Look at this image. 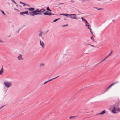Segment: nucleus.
<instances>
[{
    "instance_id": "f257e3e1",
    "label": "nucleus",
    "mask_w": 120,
    "mask_h": 120,
    "mask_svg": "<svg viewBox=\"0 0 120 120\" xmlns=\"http://www.w3.org/2000/svg\"><path fill=\"white\" fill-rule=\"evenodd\" d=\"M38 9H37L33 11H30L29 12V13L30 15L32 16H33L35 15H38V14H39V13H38Z\"/></svg>"
},
{
    "instance_id": "f03ea898",
    "label": "nucleus",
    "mask_w": 120,
    "mask_h": 120,
    "mask_svg": "<svg viewBox=\"0 0 120 120\" xmlns=\"http://www.w3.org/2000/svg\"><path fill=\"white\" fill-rule=\"evenodd\" d=\"M77 15L75 14H69V16L72 19H74L76 20H78V19H80V18L76 17V16Z\"/></svg>"
},
{
    "instance_id": "7ed1b4c3",
    "label": "nucleus",
    "mask_w": 120,
    "mask_h": 120,
    "mask_svg": "<svg viewBox=\"0 0 120 120\" xmlns=\"http://www.w3.org/2000/svg\"><path fill=\"white\" fill-rule=\"evenodd\" d=\"M4 84L5 85V87L8 88L10 87L12 85V84L9 82H8L7 81L4 82H3Z\"/></svg>"
},
{
    "instance_id": "20e7f679",
    "label": "nucleus",
    "mask_w": 120,
    "mask_h": 120,
    "mask_svg": "<svg viewBox=\"0 0 120 120\" xmlns=\"http://www.w3.org/2000/svg\"><path fill=\"white\" fill-rule=\"evenodd\" d=\"M38 11L39 12L38 13L39 14H38L39 15H41L42 14V13H44V12L45 11H47H47L46 10H45L44 9H41L40 10H39V9H38Z\"/></svg>"
},
{
    "instance_id": "39448f33",
    "label": "nucleus",
    "mask_w": 120,
    "mask_h": 120,
    "mask_svg": "<svg viewBox=\"0 0 120 120\" xmlns=\"http://www.w3.org/2000/svg\"><path fill=\"white\" fill-rule=\"evenodd\" d=\"M25 9H27L29 11H34L35 8L33 7H30V8H24Z\"/></svg>"
},
{
    "instance_id": "423d86ee",
    "label": "nucleus",
    "mask_w": 120,
    "mask_h": 120,
    "mask_svg": "<svg viewBox=\"0 0 120 120\" xmlns=\"http://www.w3.org/2000/svg\"><path fill=\"white\" fill-rule=\"evenodd\" d=\"M106 112V111L105 110H103L100 113H99L97 114H96V115H103V114L104 113H105Z\"/></svg>"
},
{
    "instance_id": "0eeeda50",
    "label": "nucleus",
    "mask_w": 120,
    "mask_h": 120,
    "mask_svg": "<svg viewBox=\"0 0 120 120\" xmlns=\"http://www.w3.org/2000/svg\"><path fill=\"white\" fill-rule=\"evenodd\" d=\"M46 12L44 13V15H52V13L50 12H49V13H48V11H47V12L45 11Z\"/></svg>"
},
{
    "instance_id": "6e6552de",
    "label": "nucleus",
    "mask_w": 120,
    "mask_h": 120,
    "mask_svg": "<svg viewBox=\"0 0 120 120\" xmlns=\"http://www.w3.org/2000/svg\"><path fill=\"white\" fill-rule=\"evenodd\" d=\"M116 108L115 107H114L113 109L112 110V112L114 113L115 114L117 112L116 111H115V110H116Z\"/></svg>"
},
{
    "instance_id": "1a4fd4ad",
    "label": "nucleus",
    "mask_w": 120,
    "mask_h": 120,
    "mask_svg": "<svg viewBox=\"0 0 120 120\" xmlns=\"http://www.w3.org/2000/svg\"><path fill=\"white\" fill-rule=\"evenodd\" d=\"M58 76H57V77H55V78H52V79H50L49 80H48L46 82H45L43 84H46V83H47V82H49L50 81H51V80H53V79H54L56 78L57 77H58Z\"/></svg>"
},
{
    "instance_id": "9d476101",
    "label": "nucleus",
    "mask_w": 120,
    "mask_h": 120,
    "mask_svg": "<svg viewBox=\"0 0 120 120\" xmlns=\"http://www.w3.org/2000/svg\"><path fill=\"white\" fill-rule=\"evenodd\" d=\"M18 59L19 60L22 59L23 60V59L22 57V55L21 54H19L18 57Z\"/></svg>"
},
{
    "instance_id": "9b49d317",
    "label": "nucleus",
    "mask_w": 120,
    "mask_h": 120,
    "mask_svg": "<svg viewBox=\"0 0 120 120\" xmlns=\"http://www.w3.org/2000/svg\"><path fill=\"white\" fill-rule=\"evenodd\" d=\"M40 45H41L42 48H44V44L43 42H41V41L40 40Z\"/></svg>"
},
{
    "instance_id": "f8f14e48",
    "label": "nucleus",
    "mask_w": 120,
    "mask_h": 120,
    "mask_svg": "<svg viewBox=\"0 0 120 120\" xmlns=\"http://www.w3.org/2000/svg\"><path fill=\"white\" fill-rule=\"evenodd\" d=\"M3 72V66H2V68H1V70L0 71V75H1L2 74V73Z\"/></svg>"
},
{
    "instance_id": "ddd939ff",
    "label": "nucleus",
    "mask_w": 120,
    "mask_h": 120,
    "mask_svg": "<svg viewBox=\"0 0 120 120\" xmlns=\"http://www.w3.org/2000/svg\"><path fill=\"white\" fill-rule=\"evenodd\" d=\"M94 8L98 10H102L103 9V8H99L96 7H94Z\"/></svg>"
},
{
    "instance_id": "4468645a",
    "label": "nucleus",
    "mask_w": 120,
    "mask_h": 120,
    "mask_svg": "<svg viewBox=\"0 0 120 120\" xmlns=\"http://www.w3.org/2000/svg\"><path fill=\"white\" fill-rule=\"evenodd\" d=\"M60 15H63V16H69V14H60Z\"/></svg>"
},
{
    "instance_id": "2eb2a0df",
    "label": "nucleus",
    "mask_w": 120,
    "mask_h": 120,
    "mask_svg": "<svg viewBox=\"0 0 120 120\" xmlns=\"http://www.w3.org/2000/svg\"><path fill=\"white\" fill-rule=\"evenodd\" d=\"M60 19V18H58V19H56L55 20H54L53 21V22H55L58 21V20H59V19Z\"/></svg>"
},
{
    "instance_id": "dca6fc26",
    "label": "nucleus",
    "mask_w": 120,
    "mask_h": 120,
    "mask_svg": "<svg viewBox=\"0 0 120 120\" xmlns=\"http://www.w3.org/2000/svg\"><path fill=\"white\" fill-rule=\"evenodd\" d=\"M24 14H26V15H28L29 14L28 13V11H24L23 12Z\"/></svg>"
},
{
    "instance_id": "f3484780",
    "label": "nucleus",
    "mask_w": 120,
    "mask_h": 120,
    "mask_svg": "<svg viewBox=\"0 0 120 120\" xmlns=\"http://www.w3.org/2000/svg\"><path fill=\"white\" fill-rule=\"evenodd\" d=\"M43 32H41L39 34V36H41Z\"/></svg>"
},
{
    "instance_id": "a211bd4d",
    "label": "nucleus",
    "mask_w": 120,
    "mask_h": 120,
    "mask_svg": "<svg viewBox=\"0 0 120 120\" xmlns=\"http://www.w3.org/2000/svg\"><path fill=\"white\" fill-rule=\"evenodd\" d=\"M4 42V41L2 39H0V43H3Z\"/></svg>"
},
{
    "instance_id": "6ab92c4d",
    "label": "nucleus",
    "mask_w": 120,
    "mask_h": 120,
    "mask_svg": "<svg viewBox=\"0 0 120 120\" xmlns=\"http://www.w3.org/2000/svg\"><path fill=\"white\" fill-rule=\"evenodd\" d=\"M113 85H114L113 84V83H112V84H111L109 86H108V87L110 88Z\"/></svg>"
},
{
    "instance_id": "aec40b11",
    "label": "nucleus",
    "mask_w": 120,
    "mask_h": 120,
    "mask_svg": "<svg viewBox=\"0 0 120 120\" xmlns=\"http://www.w3.org/2000/svg\"><path fill=\"white\" fill-rule=\"evenodd\" d=\"M116 110L120 112V109L119 107H118V108H116Z\"/></svg>"
},
{
    "instance_id": "412c9836",
    "label": "nucleus",
    "mask_w": 120,
    "mask_h": 120,
    "mask_svg": "<svg viewBox=\"0 0 120 120\" xmlns=\"http://www.w3.org/2000/svg\"><path fill=\"white\" fill-rule=\"evenodd\" d=\"M0 11L2 13H3V15H6L5 14V13L3 11H2L1 10H0Z\"/></svg>"
},
{
    "instance_id": "4be33fe9",
    "label": "nucleus",
    "mask_w": 120,
    "mask_h": 120,
    "mask_svg": "<svg viewBox=\"0 0 120 120\" xmlns=\"http://www.w3.org/2000/svg\"><path fill=\"white\" fill-rule=\"evenodd\" d=\"M110 56V55H109H109H108V56H107L106 57H105V58L104 59H105V60H106V59L109 56Z\"/></svg>"
},
{
    "instance_id": "5701e85b",
    "label": "nucleus",
    "mask_w": 120,
    "mask_h": 120,
    "mask_svg": "<svg viewBox=\"0 0 120 120\" xmlns=\"http://www.w3.org/2000/svg\"><path fill=\"white\" fill-rule=\"evenodd\" d=\"M11 1L14 3L15 4H17V3L14 0H11Z\"/></svg>"
},
{
    "instance_id": "b1692460",
    "label": "nucleus",
    "mask_w": 120,
    "mask_h": 120,
    "mask_svg": "<svg viewBox=\"0 0 120 120\" xmlns=\"http://www.w3.org/2000/svg\"><path fill=\"white\" fill-rule=\"evenodd\" d=\"M81 19H82V20L83 21H85L86 20H85L83 18V17H81Z\"/></svg>"
},
{
    "instance_id": "393cba45",
    "label": "nucleus",
    "mask_w": 120,
    "mask_h": 120,
    "mask_svg": "<svg viewBox=\"0 0 120 120\" xmlns=\"http://www.w3.org/2000/svg\"><path fill=\"white\" fill-rule=\"evenodd\" d=\"M68 26V24H67L66 25H64L62 26L63 27H65Z\"/></svg>"
},
{
    "instance_id": "a878e982",
    "label": "nucleus",
    "mask_w": 120,
    "mask_h": 120,
    "mask_svg": "<svg viewBox=\"0 0 120 120\" xmlns=\"http://www.w3.org/2000/svg\"><path fill=\"white\" fill-rule=\"evenodd\" d=\"M105 60V59L104 58L102 60H101V61H100V62H99V63H101L102 62H103V61H104Z\"/></svg>"
},
{
    "instance_id": "bb28decb",
    "label": "nucleus",
    "mask_w": 120,
    "mask_h": 120,
    "mask_svg": "<svg viewBox=\"0 0 120 120\" xmlns=\"http://www.w3.org/2000/svg\"><path fill=\"white\" fill-rule=\"evenodd\" d=\"M76 116H71L69 118L70 119H71L72 118H74Z\"/></svg>"
},
{
    "instance_id": "cd10ccee",
    "label": "nucleus",
    "mask_w": 120,
    "mask_h": 120,
    "mask_svg": "<svg viewBox=\"0 0 120 120\" xmlns=\"http://www.w3.org/2000/svg\"><path fill=\"white\" fill-rule=\"evenodd\" d=\"M118 81H116V82L113 83V85H114L116 84V83H118Z\"/></svg>"
},
{
    "instance_id": "c85d7f7f",
    "label": "nucleus",
    "mask_w": 120,
    "mask_h": 120,
    "mask_svg": "<svg viewBox=\"0 0 120 120\" xmlns=\"http://www.w3.org/2000/svg\"><path fill=\"white\" fill-rule=\"evenodd\" d=\"M46 10L47 11H49V10L50 9H49V7H47V8H46Z\"/></svg>"
},
{
    "instance_id": "c756f323",
    "label": "nucleus",
    "mask_w": 120,
    "mask_h": 120,
    "mask_svg": "<svg viewBox=\"0 0 120 120\" xmlns=\"http://www.w3.org/2000/svg\"><path fill=\"white\" fill-rule=\"evenodd\" d=\"M20 15H22L23 14H24V12H20Z\"/></svg>"
},
{
    "instance_id": "7c9ffc66",
    "label": "nucleus",
    "mask_w": 120,
    "mask_h": 120,
    "mask_svg": "<svg viewBox=\"0 0 120 120\" xmlns=\"http://www.w3.org/2000/svg\"><path fill=\"white\" fill-rule=\"evenodd\" d=\"M109 88L108 87L105 89V91H104V92H105L107 91V90L108 89H109Z\"/></svg>"
},
{
    "instance_id": "2f4dec72",
    "label": "nucleus",
    "mask_w": 120,
    "mask_h": 120,
    "mask_svg": "<svg viewBox=\"0 0 120 120\" xmlns=\"http://www.w3.org/2000/svg\"><path fill=\"white\" fill-rule=\"evenodd\" d=\"M85 21L86 24H89V23L86 20Z\"/></svg>"
},
{
    "instance_id": "473e14b6",
    "label": "nucleus",
    "mask_w": 120,
    "mask_h": 120,
    "mask_svg": "<svg viewBox=\"0 0 120 120\" xmlns=\"http://www.w3.org/2000/svg\"><path fill=\"white\" fill-rule=\"evenodd\" d=\"M85 26H88V27H89V24H85Z\"/></svg>"
},
{
    "instance_id": "72a5a7b5",
    "label": "nucleus",
    "mask_w": 120,
    "mask_h": 120,
    "mask_svg": "<svg viewBox=\"0 0 120 120\" xmlns=\"http://www.w3.org/2000/svg\"><path fill=\"white\" fill-rule=\"evenodd\" d=\"M52 15H57V14H54V13H52Z\"/></svg>"
},
{
    "instance_id": "f704fd0d",
    "label": "nucleus",
    "mask_w": 120,
    "mask_h": 120,
    "mask_svg": "<svg viewBox=\"0 0 120 120\" xmlns=\"http://www.w3.org/2000/svg\"><path fill=\"white\" fill-rule=\"evenodd\" d=\"M88 45H90L92 47H95V46H94L93 45H91V44H89Z\"/></svg>"
},
{
    "instance_id": "c9c22d12",
    "label": "nucleus",
    "mask_w": 120,
    "mask_h": 120,
    "mask_svg": "<svg viewBox=\"0 0 120 120\" xmlns=\"http://www.w3.org/2000/svg\"><path fill=\"white\" fill-rule=\"evenodd\" d=\"M14 9L15 10H17V11H19V10L18 9H17L15 8H14Z\"/></svg>"
},
{
    "instance_id": "e433bc0d",
    "label": "nucleus",
    "mask_w": 120,
    "mask_h": 120,
    "mask_svg": "<svg viewBox=\"0 0 120 120\" xmlns=\"http://www.w3.org/2000/svg\"><path fill=\"white\" fill-rule=\"evenodd\" d=\"M40 65L41 66H43L44 65V64H41Z\"/></svg>"
},
{
    "instance_id": "4c0bfd02",
    "label": "nucleus",
    "mask_w": 120,
    "mask_h": 120,
    "mask_svg": "<svg viewBox=\"0 0 120 120\" xmlns=\"http://www.w3.org/2000/svg\"><path fill=\"white\" fill-rule=\"evenodd\" d=\"M86 1V0H83L82 1V2H85Z\"/></svg>"
},
{
    "instance_id": "58836bf2",
    "label": "nucleus",
    "mask_w": 120,
    "mask_h": 120,
    "mask_svg": "<svg viewBox=\"0 0 120 120\" xmlns=\"http://www.w3.org/2000/svg\"><path fill=\"white\" fill-rule=\"evenodd\" d=\"M88 29H89V30H90H90H92V29L91 28H90L88 26Z\"/></svg>"
},
{
    "instance_id": "ea45409f",
    "label": "nucleus",
    "mask_w": 120,
    "mask_h": 120,
    "mask_svg": "<svg viewBox=\"0 0 120 120\" xmlns=\"http://www.w3.org/2000/svg\"><path fill=\"white\" fill-rule=\"evenodd\" d=\"M113 52V51H112L111 52V53H110V54H109V55H110Z\"/></svg>"
},
{
    "instance_id": "a19ab883",
    "label": "nucleus",
    "mask_w": 120,
    "mask_h": 120,
    "mask_svg": "<svg viewBox=\"0 0 120 120\" xmlns=\"http://www.w3.org/2000/svg\"><path fill=\"white\" fill-rule=\"evenodd\" d=\"M24 4H24V5H23V6H25V5H26V4H25V3H24Z\"/></svg>"
},
{
    "instance_id": "79ce46f5",
    "label": "nucleus",
    "mask_w": 120,
    "mask_h": 120,
    "mask_svg": "<svg viewBox=\"0 0 120 120\" xmlns=\"http://www.w3.org/2000/svg\"><path fill=\"white\" fill-rule=\"evenodd\" d=\"M93 36L92 37H91L90 38V39H93Z\"/></svg>"
},
{
    "instance_id": "37998d69",
    "label": "nucleus",
    "mask_w": 120,
    "mask_h": 120,
    "mask_svg": "<svg viewBox=\"0 0 120 120\" xmlns=\"http://www.w3.org/2000/svg\"><path fill=\"white\" fill-rule=\"evenodd\" d=\"M3 106H2L0 108V110L3 107Z\"/></svg>"
},
{
    "instance_id": "c03bdc74",
    "label": "nucleus",
    "mask_w": 120,
    "mask_h": 120,
    "mask_svg": "<svg viewBox=\"0 0 120 120\" xmlns=\"http://www.w3.org/2000/svg\"><path fill=\"white\" fill-rule=\"evenodd\" d=\"M90 33H91L92 34H93V32L91 31V30L90 31Z\"/></svg>"
},
{
    "instance_id": "a18cd8bd",
    "label": "nucleus",
    "mask_w": 120,
    "mask_h": 120,
    "mask_svg": "<svg viewBox=\"0 0 120 120\" xmlns=\"http://www.w3.org/2000/svg\"><path fill=\"white\" fill-rule=\"evenodd\" d=\"M26 5H27V6H30V5H29L28 4H26Z\"/></svg>"
},
{
    "instance_id": "49530a36",
    "label": "nucleus",
    "mask_w": 120,
    "mask_h": 120,
    "mask_svg": "<svg viewBox=\"0 0 120 120\" xmlns=\"http://www.w3.org/2000/svg\"><path fill=\"white\" fill-rule=\"evenodd\" d=\"M59 4H63L64 3H59Z\"/></svg>"
},
{
    "instance_id": "de8ad7c7",
    "label": "nucleus",
    "mask_w": 120,
    "mask_h": 120,
    "mask_svg": "<svg viewBox=\"0 0 120 120\" xmlns=\"http://www.w3.org/2000/svg\"><path fill=\"white\" fill-rule=\"evenodd\" d=\"M71 2H72V3H74V1H72V0H71Z\"/></svg>"
},
{
    "instance_id": "09e8293b",
    "label": "nucleus",
    "mask_w": 120,
    "mask_h": 120,
    "mask_svg": "<svg viewBox=\"0 0 120 120\" xmlns=\"http://www.w3.org/2000/svg\"><path fill=\"white\" fill-rule=\"evenodd\" d=\"M48 11H51V12L52 11L50 9Z\"/></svg>"
},
{
    "instance_id": "8fccbe9b",
    "label": "nucleus",
    "mask_w": 120,
    "mask_h": 120,
    "mask_svg": "<svg viewBox=\"0 0 120 120\" xmlns=\"http://www.w3.org/2000/svg\"><path fill=\"white\" fill-rule=\"evenodd\" d=\"M20 31V30H18V31L17 32V33H19V31Z\"/></svg>"
},
{
    "instance_id": "3c124183",
    "label": "nucleus",
    "mask_w": 120,
    "mask_h": 120,
    "mask_svg": "<svg viewBox=\"0 0 120 120\" xmlns=\"http://www.w3.org/2000/svg\"><path fill=\"white\" fill-rule=\"evenodd\" d=\"M22 2H21V1H20V3H21V4H22Z\"/></svg>"
},
{
    "instance_id": "603ef678",
    "label": "nucleus",
    "mask_w": 120,
    "mask_h": 120,
    "mask_svg": "<svg viewBox=\"0 0 120 120\" xmlns=\"http://www.w3.org/2000/svg\"><path fill=\"white\" fill-rule=\"evenodd\" d=\"M92 40H93V41H94V39H92Z\"/></svg>"
},
{
    "instance_id": "864d4df0",
    "label": "nucleus",
    "mask_w": 120,
    "mask_h": 120,
    "mask_svg": "<svg viewBox=\"0 0 120 120\" xmlns=\"http://www.w3.org/2000/svg\"><path fill=\"white\" fill-rule=\"evenodd\" d=\"M22 4H24V3H23V2H22Z\"/></svg>"
},
{
    "instance_id": "5fc2aeb1",
    "label": "nucleus",
    "mask_w": 120,
    "mask_h": 120,
    "mask_svg": "<svg viewBox=\"0 0 120 120\" xmlns=\"http://www.w3.org/2000/svg\"><path fill=\"white\" fill-rule=\"evenodd\" d=\"M18 6H19V5H18V4H17V5H16V6L17 7H18Z\"/></svg>"
},
{
    "instance_id": "6e6d98bb",
    "label": "nucleus",
    "mask_w": 120,
    "mask_h": 120,
    "mask_svg": "<svg viewBox=\"0 0 120 120\" xmlns=\"http://www.w3.org/2000/svg\"><path fill=\"white\" fill-rule=\"evenodd\" d=\"M78 11L79 13H80L79 11L78 10Z\"/></svg>"
},
{
    "instance_id": "4d7b16f0",
    "label": "nucleus",
    "mask_w": 120,
    "mask_h": 120,
    "mask_svg": "<svg viewBox=\"0 0 120 120\" xmlns=\"http://www.w3.org/2000/svg\"><path fill=\"white\" fill-rule=\"evenodd\" d=\"M57 5H60V4H57Z\"/></svg>"
},
{
    "instance_id": "13d9d810",
    "label": "nucleus",
    "mask_w": 120,
    "mask_h": 120,
    "mask_svg": "<svg viewBox=\"0 0 120 120\" xmlns=\"http://www.w3.org/2000/svg\"><path fill=\"white\" fill-rule=\"evenodd\" d=\"M57 65H60V64H57Z\"/></svg>"
},
{
    "instance_id": "bf43d9fd",
    "label": "nucleus",
    "mask_w": 120,
    "mask_h": 120,
    "mask_svg": "<svg viewBox=\"0 0 120 120\" xmlns=\"http://www.w3.org/2000/svg\"><path fill=\"white\" fill-rule=\"evenodd\" d=\"M88 0H86V1H88Z\"/></svg>"
},
{
    "instance_id": "052dcab7",
    "label": "nucleus",
    "mask_w": 120,
    "mask_h": 120,
    "mask_svg": "<svg viewBox=\"0 0 120 120\" xmlns=\"http://www.w3.org/2000/svg\"><path fill=\"white\" fill-rule=\"evenodd\" d=\"M19 6H20V7H21V6H20V5H19Z\"/></svg>"
},
{
    "instance_id": "680f3d73",
    "label": "nucleus",
    "mask_w": 120,
    "mask_h": 120,
    "mask_svg": "<svg viewBox=\"0 0 120 120\" xmlns=\"http://www.w3.org/2000/svg\"><path fill=\"white\" fill-rule=\"evenodd\" d=\"M49 30H48L47 31V32H48V31H49Z\"/></svg>"
},
{
    "instance_id": "e2e57ef3",
    "label": "nucleus",
    "mask_w": 120,
    "mask_h": 120,
    "mask_svg": "<svg viewBox=\"0 0 120 120\" xmlns=\"http://www.w3.org/2000/svg\"><path fill=\"white\" fill-rule=\"evenodd\" d=\"M68 59H69V57H68Z\"/></svg>"
},
{
    "instance_id": "0e129e2a",
    "label": "nucleus",
    "mask_w": 120,
    "mask_h": 120,
    "mask_svg": "<svg viewBox=\"0 0 120 120\" xmlns=\"http://www.w3.org/2000/svg\"><path fill=\"white\" fill-rule=\"evenodd\" d=\"M7 90H6V91H5V92H6L7 91Z\"/></svg>"
},
{
    "instance_id": "69168bd1",
    "label": "nucleus",
    "mask_w": 120,
    "mask_h": 120,
    "mask_svg": "<svg viewBox=\"0 0 120 120\" xmlns=\"http://www.w3.org/2000/svg\"><path fill=\"white\" fill-rule=\"evenodd\" d=\"M56 7H58L57 6H55Z\"/></svg>"
}]
</instances>
